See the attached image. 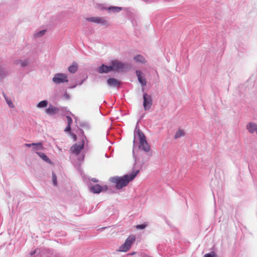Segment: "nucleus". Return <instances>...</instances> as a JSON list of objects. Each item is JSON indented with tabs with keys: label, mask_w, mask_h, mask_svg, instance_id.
I'll list each match as a JSON object with an SVG mask.
<instances>
[{
	"label": "nucleus",
	"mask_w": 257,
	"mask_h": 257,
	"mask_svg": "<svg viewBox=\"0 0 257 257\" xmlns=\"http://www.w3.org/2000/svg\"><path fill=\"white\" fill-rule=\"evenodd\" d=\"M131 246L127 244L126 242H124L121 246L118 248V251L120 252H126L130 248Z\"/></svg>",
	"instance_id": "ddd939ff"
},
{
	"label": "nucleus",
	"mask_w": 257,
	"mask_h": 257,
	"mask_svg": "<svg viewBox=\"0 0 257 257\" xmlns=\"http://www.w3.org/2000/svg\"><path fill=\"white\" fill-rule=\"evenodd\" d=\"M111 71H112V67H111V66H107L103 64L98 68V72L99 73H108Z\"/></svg>",
	"instance_id": "9d476101"
},
{
	"label": "nucleus",
	"mask_w": 257,
	"mask_h": 257,
	"mask_svg": "<svg viewBox=\"0 0 257 257\" xmlns=\"http://www.w3.org/2000/svg\"><path fill=\"white\" fill-rule=\"evenodd\" d=\"M6 75V73L4 70L2 68H0V78L4 77V76Z\"/></svg>",
	"instance_id": "c85d7f7f"
},
{
	"label": "nucleus",
	"mask_w": 257,
	"mask_h": 257,
	"mask_svg": "<svg viewBox=\"0 0 257 257\" xmlns=\"http://www.w3.org/2000/svg\"><path fill=\"white\" fill-rule=\"evenodd\" d=\"M86 20L94 23L101 24L103 25H107V21L102 17H90L87 18Z\"/></svg>",
	"instance_id": "0eeeda50"
},
{
	"label": "nucleus",
	"mask_w": 257,
	"mask_h": 257,
	"mask_svg": "<svg viewBox=\"0 0 257 257\" xmlns=\"http://www.w3.org/2000/svg\"><path fill=\"white\" fill-rule=\"evenodd\" d=\"M52 181L54 185H57V177L54 173H53L52 174Z\"/></svg>",
	"instance_id": "a878e982"
},
{
	"label": "nucleus",
	"mask_w": 257,
	"mask_h": 257,
	"mask_svg": "<svg viewBox=\"0 0 257 257\" xmlns=\"http://www.w3.org/2000/svg\"><path fill=\"white\" fill-rule=\"evenodd\" d=\"M204 257H218L217 254L213 251L210 253H206L204 255Z\"/></svg>",
	"instance_id": "393cba45"
},
{
	"label": "nucleus",
	"mask_w": 257,
	"mask_h": 257,
	"mask_svg": "<svg viewBox=\"0 0 257 257\" xmlns=\"http://www.w3.org/2000/svg\"><path fill=\"white\" fill-rule=\"evenodd\" d=\"M53 81L56 84L68 82L67 75L63 73H57L53 78Z\"/></svg>",
	"instance_id": "20e7f679"
},
{
	"label": "nucleus",
	"mask_w": 257,
	"mask_h": 257,
	"mask_svg": "<svg viewBox=\"0 0 257 257\" xmlns=\"http://www.w3.org/2000/svg\"><path fill=\"white\" fill-rule=\"evenodd\" d=\"M140 137V144H139V148L140 149L143 150L145 152H149L150 150V147L149 144H148L146 137L143 133L139 134Z\"/></svg>",
	"instance_id": "7ed1b4c3"
},
{
	"label": "nucleus",
	"mask_w": 257,
	"mask_h": 257,
	"mask_svg": "<svg viewBox=\"0 0 257 257\" xmlns=\"http://www.w3.org/2000/svg\"><path fill=\"white\" fill-rule=\"evenodd\" d=\"M107 83L109 86H116L119 85V82L114 78H109L107 80Z\"/></svg>",
	"instance_id": "6ab92c4d"
},
{
	"label": "nucleus",
	"mask_w": 257,
	"mask_h": 257,
	"mask_svg": "<svg viewBox=\"0 0 257 257\" xmlns=\"http://www.w3.org/2000/svg\"><path fill=\"white\" fill-rule=\"evenodd\" d=\"M185 135V133L183 130H179L177 131V132L176 133L175 135V139H177L178 138H179L181 137L184 136Z\"/></svg>",
	"instance_id": "4be33fe9"
},
{
	"label": "nucleus",
	"mask_w": 257,
	"mask_h": 257,
	"mask_svg": "<svg viewBox=\"0 0 257 257\" xmlns=\"http://www.w3.org/2000/svg\"><path fill=\"white\" fill-rule=\"evenodd\" d=\"M45 30H42V31L39 32L38 33L36 34L35 35L36 37H41L45 34Z\"/></svg>",
	"instance_id": "cd10ccee"
},
{
	"label": "nucleus",
	"mask_w": 257,
	"mask_h": 257,
	"mask_svg": "<svg viewBox=\"0 0 257 257\" xmlns=\"http://www.w3.org/2000/svg\"><path fill=\"white\" fill-rule=\"evenodd\" d=\"M15 64L17 65H19L22 67H24L27 66L29 64V61L27 60H17L15 61Z\"/></svg>",
	"instance_id": "a211bd4d"
},
{
	"label": "nucleus",
	"mask_w": 257,
	"mask_h": 257,
	"mask_svg": "<svg viewBox=\"0 0 257 257\" xmlns=\"http://www.w3.org/2000/svg\"><path fill=\"white\" fill-rule=\"evenodd\" d=\"M143 105L145 109L147 110L149 109L152 104V100L151 97L150 95H148L147 93H145L143 95Z\"/></svg>",
	"instance_id": "423d86ee"
},
{
	"label": "nucleus",
	"mask_w": 257,
	"mask_h": 257,
	"mask_svg": "<svg viewBox=\"0 0 257 257\" xmlns=\"http://www.w3.org/2000/svg\"><path fill=\"white\" fill-rule=\"evenodd\" d=\"M102 187L98 184H96L90 187V190L93 193H99L102 191Z\"/></svg>",
	"instance_id": "9b49d317"
},
{
	"label": "nucleus",
	"mask_w": 257,
	"mask_h": 257,
	"mask_svg": "<svg viewBox=\"0 0 257 257\" xmlns=\"http://www.w3.org/2000/svg\"><path fill=\"white\" fill-rule=\"evenodd\" d=\"M3 94L9 106L11 108H14L15 106L12 101L6 96L5 93H3Z\"/></svg>",
	"instance_id": "b1692460"
},
{
	"label": "nucleus",
	"mask_w": 257,
	"mask_h": 257,
	"mask_svg": "<svg viewBox=\"0 0 257 257\" xmlns=\"http://www.w3.org/2000/svg\"><path fill=\"white\" fill-rule=\"evenodd\" d=\"M78 69L77 64L76 63H73L69 68L68 70L72 73H74Z\"/></svg>",
	"instance_id": "aec40b11"
},
{
	"label": "nucleus",
	"mask_w": 257,
	"mask_h": 257,
	"mask_svg": "<svg viewBox=\"0 0 257 257\" xmlns=\"http://www.w3.org/2000/svg\"><path fill=\"white\" fill-rule=\"evenodd\" d=\"M84 142L82 141L79 144H74L73 145L70 150V152L71 153L74 154L75 155H78L80 154L82 150L84 148Z\"/></svg>",
	"instance_id": "39448f33"
},
{
	"label": "nucleus",
	"mask_w": 257,
	"mask_h": 257,
	"mask_svg": "<svg viewBox=\"0 0 257 257\" xmlns=\"http://www.w3.org/2000/svg\"><path fill=\"white\" fill-rule=\"evenodd\" d=\"M136 239V238L135 235H131L126 238L125 242H126L127 244L131 247L132 244L135 242Z\"/></svg>",
	"instance_id": "dca6fc26"
},
{
	"label": "nucleus",
	"mask_w": 257,
	"mask_h": 257,
	"mask_svg": "<svg viewBox=\"0 0 257 257\" xmlns=\"http://www.w3.org/2000/svg\"><path fill=\"white\" fill-rule=\"evenodd\" d=\"M134 60L136 62H139L142 64H145L146 63L147 61L145 58L141 55H137L134 57Z\"/></svg>",
	"instance_id": "f3484780"
},
{
	"label": "nucleus",
	"mask_w": 257,
	"mask_h": 257,
	"mask_svg": "<svg viewBox=\"0 0 257 257\" xmlns=\"http://www.w3.org/2000/svg\"><path fill=\"white\" fill-rule=\"evenodd\" d=\"M109 10H113L116 12H119L121 10V8L120 7H110L108 8Z\"/></svg>",
	"instance_id": "bb28decb"
},
{
	"label": "nucleus",
	"mask_w": 257,
	"mask_h": 257,
	"mask_svg": "<svg viewBox=\"0 0 257 257\" xmlns=\"http://www.w3.org/2000/svg\"><path fill=\"white\" fill-rule=\"evenodd\" d=\"M139 171L133 172L130 175H125L122 177H113L110 178V181L115 184V187L117 189H120L126 186L129 182L132 181L137 175Z\"/></svg>",
	"instance_id": "f257e3e1"
},
{
	"label": "nucleus",
	"mask_w": 257,
	"mask_h": 257,
	"mask_svg": "<svg viewBox=\"0 0 257 257\" xmlns=\"http://www.w3.org/2000/svg\"><path fill=\"white\" fill-rule=\"evenodd\" d=\"M73 138H74V140H76V135H73Z\"/></svg>",
	"instance_id": "2f4dec72"
},
{
	"label": "nucleus",
	"mask_w": 257,
	"mask_h": 257,
	"mask_svg": "<svg viewBox=\"0 0 257 257\" xmlns=\"http://www.w3.org/2000/svg\"><path fill=\"white\" fill-rule=\"evenodd\" d=\"M37 154L40 156V157L46 162L50 163V160L48 157L43 153L37 152Z\"/></svg>",
	"instance_id": "412c9836"
},
{
	"label": "nucleus",
	"mask_w": 257,
	"mask_h": 257,
	"mask_svg": "<svg viewBox=\"0 0 257 257\" xmlns=\"http://www.w3.org/2000/svg\"><path fill=\"white\" fill-rule=\"evenodd\" d=\"M136 73L137 75V77H138L139 82L141 83V84L143 86H146L147 84V81H146L145 78L142 76V72L139 70H137Z\"/></svg>",
	"instance_id": "1a4fd4ad"
},
{
	"label": "nucleus",
	"mask_w": 257,
	"mask_h": 257,
	"mask_svg": "<svg viewBox=\"0 0 257 257\" xmlns=\"http://www.w3.org/2000/svg\"><path fill=\"white\" fill-rule=\"evenodd\" d=\"M48 101L47 100H43L40 101L37 105L39 108L45 107L47 106Z\"/></svg>",
	"instance_id": "5701e85b"
},
{
	"label": "nucleus",
	"mask_w": 257,
	"mask_h": 257,
	"mask_svg": "<svg viewBox=\"0 0 257 257\" xmlns=\"http://www.w3.org/2000/svg\"><path fill=\"white\" fill-rule=\"evenodd\" d=\"M247 129L248 132L251 134L256 132L257 131V124L253 122H250L247 124Z\"/></svg>",
	"instance_id": "f8f14e48"
},
{
	"label": "nucleus",
	"mask_w": 257,
	"mask_h": 257,
	"mask_svg": "<svg viewBox=\"0 0 257 257\" xmlns=\"http://www.w3.org/2000/svg\"><path fill=\"white\" fill-rule=\"evenodd\" d=\"M59 109L52 105H50L48 108L46 109V112L49 114H55L57 113Z\"/></svg>",
	"instance_id": "6e6552de"
},
{
	"label": "nucleus",
	"mask_w": 257,
	"mask_h": 257,
	"mask_svg": "<svg viewBox=\"0 0 257 257\" xmlns=\"http://www.w3.org/2000/svg\"><path fill=\"white\" fill-rule=\"evenodd\" d=\"M91 180L93 182H98V180L96 179V178H92L91 179Z\"/></svg>",
	"instance_id": "7c9ffc66"
},
{
	"label": "nucleus",
	"mask_w": 257,
	"mask_h": 257,
	"mask_svg": "<svg viewBox=\"0 0 257 257\" xmlns=\"http://www.w3.org/2000/svg\"><path fill=\"white\" fill-rule=\"evenodd\" d=\"M105 190L107 189V187L106 186H105Z\"/></svg>",
	"instance_id": "473e14b6"
},
{
	"label": "nucleus",
	"mask_w": 257,
	"mask_h": 257,
	"mask_svg": "<svg viewBox=\"0 0 257 257\" xmlns=\"http://www.w3.org/2000/svg\"><path fill=\"white\" fill-rule=\"evenodd\" d=\"M25 145L28 147L34 146V147H35L34 148V150H40V149H42V143L25 144Z\"/></svg>",
	"instance_id": "4468645a"
},
{
	"label": "nucleus",
	"mask_w": 257,
	"mask_h": 257,
	"mask_svg": "<svg viewBox=\"0 0 257 257\" xmlns=\"http://www.w3.org/2000/svg\"><path fill=\"white\" fill-rule=\"evenodd\" d=\"M256 134H257V131L256 132Z\"/></svg>",
	"instance_id": "72a5a7b5"
},
{
	"label": "nucleus",
	"mask_w": 257,
	"mask_h": 257,
	"mask_svg": "<svg viewBox=\"0 0 257 257\" xmlns=\"http://www.w3.org/2000/svg\"><path fill=\"white\" fill-rule=\"evenodd\" d=\"M147 225L145 224L137 225L136 228L139 229H143L146 227Z\"/></svg>",
	"instance_id": "c756f323"
},
{
	"label": "nucleus",
	"mask_w": 257,
	"mask_h": 257,
	"mask_svg": "<svg viewBox=\"0 0 257 257\" xmlns=\"http://www.w3.org/2000/svg\"><path fill=\"white\" fill-rule=\"evenodd\" d=\"M66 119L67 120V125L65 128V132H70L71 131V125L72 123L73 120L70 116H66Z\"/></svg>",
	"instance_id": "2eb2a0df"
},
{
	"label": "nucleus",
	"mask_w": 257,
	"mask_h": 257,
	"mask_svg": "<svg viewBox=\"0 0 257 257\" xmlns=\"http://www.w3.org/2000/svg\"><path fill=\"white\" fill-rule=\"evenodd\" d=\"M111 64L112 70L115 71H122L127 68L126 64L116 60H112L111 62Z\"/></svg>",
	"instance_id": "f03ea898"
}]
</instances>
